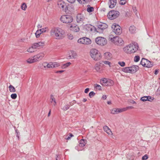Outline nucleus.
<instances>
[{"instance_id": "f257e3e1", "label": "nucleus", "mask_w": 160, "mask_h": 160, "mask_svg": "<svg viewBox=\"0 0 160 160\" xmlns=\"http://www.w3.org/2000/svg\"><path fill=\"white\" fill-rule=\"evenodd\" d=\"M51 35L57 39H61L64 38L65 32L62 28L56 27L51 29L50 32Z\"/></svg>"}, {"instance_id": "f03ea898", "label": "nucleus", "mask_w": 160, "mask_h": 160, "mask_svg": "<svg viewBox=\"0 0 160 160\" xmlns=\"http://www.w3.org/2000/svg\"><path fill=\"white\" fill-rule=\"evenodd\" d=\"M139 49L138 45L137 43H131L123 48V52L128 54L136 52Z\"/></svg>"}, {"instance_id": "7ed1b4c3", "label": "nucleus", "mask_w": 160, "mask_h": 160, "mask_svg": "<svg viewBox=\"0 0 160 160\" xmlns=\"http://www.w3.org/2000/svg\"><path fill=\"white\" fill-rule=\"evenodd\" d=\"M108 40L111 43L118 46H123L124 42L123 39L118 36H114L112 34H110L108 37Z\"/></svg>"}, {"instance_id": "20e7f679", "label": "nucleus", "mask_w": 160, "mask_h": 160, "mask_svg": "<svg viewBox=\"0 0 160 160\" xmlns=\"http://www.w3.org/2000/svg\"><path fill=\"white\" fill-rule=\"evenodd\" d=\"M108 27V25L105 23L100 22L98 23L97 26V27L95 28L91 25H90L89 28L92 32H96L98 33H102L104 30L107 28Z\"/></svg>"}, {"instance_id": "39448f33", "label": "nucleus", "mask_w": 160, "mask_h": 160, "mask_svg": "<svg viewBox=\"0 0 160 160\" xmlns=\"http://www.w3.org/2000/svg\"><path fill=\"white\" fill-rule=\"evenodd\" d=\"M44 56V54L43 52H40L28 58L26 62L28 64L34 63L42 60Z\"/></svg>"}, {"instance_id": "423d86ee", "label": "nucleus", "mask_w": 160, "mask_h": 160, "mask_svg": "<svg viewBox=\"0 0 160 160\" xmlns=\"http://www.w3.org/2000/svg\"><path fill=\"white\" fill-rule=\"evenodd\" d=\"M90 55L91 58L95 61H98L101 60L102 55L100 52L97 49L93 48L90 52Z\"/></svg>"}, {"instance_id": "0eeeda50", "label": "nucleus", "mask_w": 160, "mask_h": 160, "mask_svg": "<svg viewBox=\"0 0 160 160\" xmlns=\"http://www.w3.org/2000/svg\"><path fill=\"white\" fill-rule=\"evenodd\" d=\"M139 69L138 66L133 65L130 67H126L122 69V71L126 73H134Z\"/></svg>"}, {"instance_id": "6e6552de", "label": "nucleus", "mask_w": 160, "mask_h": 160, "mask_svg": "<svg viewBox=\"0 0 160 160\" xmlns=\"http://www.w3.org/2000/svg\"><path fill=\"white\" fill-rule=\"evenodd\" d=\"M60 20L61 22L64 23H71L72 22L73 18L71 16L67 14L62 16Z\"/></svg>"}, {"instance_id": "1a4fd4ad", "label": "nucleus", "mask_w": 160, "mask_h": 160, "mask_svg": "<svg viewBox=\"0 0 160 160\" xmlns=\"http://www.w3.org/2000/svg\"><path fill=\"white\" fill-rule=\"evenodd\" d=\"M96 43L98 45L103 46L106 45L107 43L106 39L102 37H98L95 39Z\"/></svg>"}, {"instance_id": "9d476101", "label": "nucleus", "mask_w": 160, "mask_h": 160, "mask_svg": "<svg viewBox=\"0 0 160 160\" xmlns=\"http://www.w3.org/2000/svg\"><path fill=\"white\" fill-rule=\"evenodd\" d=\"M120 15L119 12L116 10H111L109 12L107 17L110 20H113L118 18Z\"/></svg>"}, {"instance_id": "9b49d317", "label": "nucleus", "mask_w": 160, "mask_h": 160, "mask_svg": "<svg viewBox=\"0 0 160 160\" xmlns=\"http://www.w3.org/2000/svg\"><path fill=\"white\" fill-rule=\"evenodd\" d=\"M133 107L132 106L128 107L122 108H113L111 111V113L113 114H116L125 111L128 109H132Z\"/></svg>"}, {"instance_id": "f8f14e48", "label": "nucleus", "mask_w": 160, "mask_h": 160, "mask_svg": "<svg viewBox=\"0 0 160 160\" xmlns=\"http://www.w3.org/2000/svg\"><path fill=\"white\" fill-rule=\"evenodd\" d=\"M112 28L113 32L116 35H120L122 33V29L121 27L115 23L112 24Z\"/></svg>"}, {"instance_id": "ddd939ff", "label": "nucleus", "mask_w": 160, "mask_h": 160, "mask_svg": "<svg viewBox=\"0 0 160 160\" xmlns=\"http://www.w3.org/2000/svg\"><path fill=\"white\" fill-rule=\"evenodd\" d=\"M78 42L81 44L89 45L91 43L92 41L90 38L84 37L78 39Z\"/></svg>"}, {"instance_id": "4468645a", "label": "nucleus", "mask_w": 160, "mask_h": 160, "mask_svg": "<svg viewBox=\"0 0 160 160\" xmlns=\"http://www.w3.org/2000/svg\"><path fill=\"white\" fill-rule=\"evenodd\" d=\"M85 19V17L82 14L79 13L77 15L76 20L79 25H83Z\"/></svg>"}, {"instance_id": "2eb2a0df", "label": "nucleus", "mask_w": 160, "mask_h": 160, "mask_svg": "<svg viewBox=\"0 0 160 160\" xmlns=\"http://www.w3.org/2000/svg\"><path fill=\"white\" fill-rule=\"evenodd\" d=\"M101 84L104 86H110L113 84V82L110 79H107L106 78H102L101 81Z\"/></svg>"}, {"instance_id": "dca6fc26", "label": "nucleus", "mask_w": 160, "mask_h": 160, "mask_svg": "<svg viewBox=\"0 0 160 160\" xmlns=\"http://www.w3.org/2000/svg\"><path fill=\"white\" fill-rule=\"evenodd\" d=\"M140 63L142 66L145 67L149 68L152 66L151 62L144 58L142 59Z\"/></svg>"}, {"instance_id": "f3484780", "label": "nucleus", "mask_w": 160, "mask_h": 160, "mask_svg": "<svg viewBox=\"0 0 160 160\" xmlns=\"http://www.w3.org/2000/svg\"><path fill=\"white\" fill-rule=\"evenodd\" d=\"M77 57V53L74 51H70L68 52L67 58L68 59H75Z\"/></svg>"}, {"instance_id": "a211bd4d", "label": "nucleus", "mask_w": 160, "mask_h": 160, "mask_svg": "<svg viewBox=\"0 0 160 160\" xmlns=\"http://www.w3.org/2000/svg\"><path fill=\"white\" fill-rule=\"evenodd\" d=\"M69 29L70 31L74 32H78L80 30L79 27L77 25L73 23L70 25Z\"/></svg>"}, {"instance_id": "6ab92c4d", "label": "nucleus", "mask_w": 160, "mask_h": 160, "mask_svg": "<svg viewBox=\"0 0 160 160\" xmlns=\"http://www.w3.org/2000/svg\"><path fill=\"white\" fill-rule=\"evenodd\" d=\"M57 6L60 9L62 10L67 7L66 2L62 0H59L58 1Z\"/></svg>"}, {"instance_id": "aec40b11", "label": "nucleus", "mask_w": 160, "mask_h": 160, "mask_svg": "<svg viewBox=\"0 0 160 160\" xmlns=\"http://www.w3.org/2000/svg\"><path fill=\"white\" fill-rule=\"evenodd\" d=\"M101 63L100 62H97L94 66V68L96 70L99 72H102L103 69L100 67Z\"/></svg>"}, {"instance_id": "412c9836", "label": "nucleus", "mask_w": 160, "mask_h": 160, "mask_svg": "<svg viewBox=\"0 0 160 160\" xmlns=\"http://www.w3.org/2000/svg\"><path fill=\"white\" fill-rule=\"evenodd\" d=\"M34 46L37 49H39L41 47H43L45 45V42L44 41H40L33 44Z\"/></svg>"}, {"instance_id": "4be33fe9", "label": "nucleus", "mask_w": 160, "mask_h": 160, "mask_svg": "<svg viewBox=\"0 0 160 160\" xmlns=\"http://www.w3.org/2000/svg\"><path fill=\"white\" fill-rule=\"evenodd\" d=\"M35 47L33 44L31 46L27 49V51L31 53L35 52L37 51V49Z\"/></svg>"}, {"instance_id": "5701e85b", "label": "nucleus", "mask_w": 160, "mask_h": 160, "mask_svg": "<svg viewBox=\"0 0 160 160\" xmlns=\"http://www.w3.org/2000/svg\"><path fill=\"white\" fill-rule=\"evenodd\" d=\"M103 130L108 135L111 136L112 135V133L110 129L107 126H105L103 127Z\"/></svg>"}, {"instance_id": "b1692460", "label": "nucleus", "mask_w": 160, "mask_h": 160, "mask_svg": "<svg viewBox=\"0 0 160 160\" xmlns=\"http://www.w3.org/2000/svg\"><path fill=\"white\" fill-rule=\"evenodd\" d=\"M62 110L64 111H66L69 108L70 105H68L67 102H65L62 103Z\"/></svg>"}, {"instance_id": "393cba45", "label": "nucleus", "mask_w": 160, "mask_h": 160, "mask_svg": "<svg viewBox=\"0 0 160 160\" xmlns=\"http://www.w3.org/2000/svg\"><path fill=\"white\" fill-rule=\"evenodd\" d=\"M104 56L106 59L110 60L112 58V54L109 52H107L104 54Z\"/></svg>"}, {"instance_id": "a878e982", "label": "nucleus", "mask_w": 160, "mask_h": 160, "mask_svg": "<svg viewBox=\"0 0 160 160\" xmlns=\"http://www.w3.org/2000/svg\"><path fill=\"white\" fill-rule=\"evenodd\" d=\"M137 28L134 25H131L129 28V32L131 33H135L136 32Z\"/></svg>"}, {"instance_id": "bb28decb", "label": "nucleus", "mask_w": 160, "mask_h": 160, "mask_svg": "<svg viewBox=\"0 0 160 160\" xmlns=\"http://www.w3.org/2000/svg\"><path fill=\"white\" fill-rule=\"evenodd\" d=\"M116 0H110L109 3V7L110 8H113L116 5Z\"/></svg>"}, {"instance_id": "cd10ccee", "label": "nucleus", "mask_w": 160, "mask_h": 160, "mask_svg": "<svg viewBox=\"0 0 160 160\" xmlns=\"http://www.w3.org/2000/svg\"><path fill=\"white\" fill-rule=\"evenodd\" d=\"M141 100L143 102L147 101H152L153 100V99H152L150 96H144L142 97L141 98Z\"/></svg>"}, {"instance_id": "c85d7f7f", "label": "nucleus", "mask_w": 160, "mask_h": 160, "mask_svg": "<svg viewBox=\"0 0 160 160\" xmlns=\"http://www.w3.org/2000/svg\"><path fill=\"white\" fill-rule=\"evenodd\" d=\"M50 102L54 106H55L57 104V102L56 99L54 96L52 95H51L50 98Z\"/></svg>"}, {"instance_id": "c756f323", "label": "nucleus", "mask_w": 160, "mask_h": 160, "mask_svg": "<svg viewBox=\"0 0 160 160\" xmlns=\"http://www.w3.org/2000/svg\"><path fill=\"white\" fill-rule=\"evenodd\" d=\"M86 141L84 139H81L79 141V146L81 147H84L86 144Z\"/></svg>"}, {"instance_id": "7c9ffc66", "label": "nucleus", "mask_w": 160, "mask_h": 160, "mask_svg": "<svg viewBox=\"0 0 160 160\" xmlns=\"http://www.w3.org/2000/svg\"><path fill=\"white\" fill-rule=\"evenodd\" d=\"M71 64V63L70 62H68L66 63L63 64L61 66V68L62 69H66L68 67H69Z\"/></svg>"}, {"instance_id": "2f4dec72", "label": "nucleus", "mask_w": 160, "mask_h": 160, "mask_svg": "<svg viewBox=\"0 0 160 160\" xmlns=\"http://www.w3.org/2000/svg\"><path fill=\"white\" fill-rule=\"evenodd\" d=\"M21 8L22 10L26 11L27 8V6L26 4L24 2L22 3L21 5Z\"/></svg>"}, {"instance_id": "473e14b6", "label": "nucleus", "mask_w": 160, "mask_h": 160, "mask_svg": "<svg viewBox=\"0 0 160 160\" xmlns=\"http://www.w3.org/2000/svg\"><path fill=\"white\" fill-rule=\"evenodd\" d=\"M9 91L11 92H14L16 91L15 88L12 85H10L8 87Z\"/></svg>"}, {"instance_id": "72a5a7b5", "label": "nucleus", "mask_w": 160, "mask_h": 160, "mask_svg": "<svg viewBox=\"0 0 160 160\" xmlns=\"http://www.w3.org/2000/svg\"><path fill=\"white\" fill-rule=\"evenodd\" d=\"M94 10V8L93 7H91L90 5H88L87 6V11L88 12H91L93 11Z\"/></svg>"}, {"instance_id": "f704fd0d", "label": "nucleus", "mask_w": 160, "mask_h": 160, "mask_svg": "<svg viewBox=\"0 0 160 160\" xmlns=\"http://www.w3.org/2000/svg\"><path fill=\"white\" fill-rule=\"evenodd\" d=\"M42 33L39 29L38 30L35 32V34L36 38H38L40 36V35Z\"/></svg>"}, {"instance_id": "c9c22d12", "label": "nucleus", "mask_w": 160, "mask_h": 160, "mask_svg": "<svg viewBox=\"0 0 160 160\" xmlns=\"http://www.w3.org/2000/svg\"><path fill=\"white\" fill-rule=\"evenodd\" d=\"M41 33H42L44 32H45L48 30V27H45L43 28H42L39 29Z\"/></svg>"}, {"instance_id": "e433bc0d", "label": "nucleus", "mask_w": 160, "mask_h": 160, "mask_svg": "<svg viewBox=\"0 0 160 160\" xmlns=\"http://www.w3.org/2000/svg\"><path fill=\"white\" fill-rule=\"evenodd\" d=\"M102 62L105 64L108 65L109 67L111 68V63L110 62L108 61H103Z\"/></svg>"}, {"instance_id": "4c0bfd02", "label": "nucleus", "mask_w": 160, "mask_h": 160, "mask_svg": "<svg viewBox=\"0 0 160 160\" xmlns=\"http://www.w3.org/2000/svg\"><path fill=\"white\" fill-rule=\"evenodd\" d=\"M52 64H53V68L58 67L60 66V64L58 62H52Z\"/></svg>"}, {"instance_id": "58836bf2", "label": "nucleus", "mask_w": 160, "mask_h": 160, "mask_svg": "<svg viewBox=\"0 0 160 160\" xmlns=\"http://www.w3.org/2000/svg\"><path fill=\"white\" fill-rule=\"evenodd\" d=\"M94 88L97 90H101L102 89V88L101 86L98 84H95L94 85Z\"/></svg>"}, {"instance_id": "ea45409f", "label": "nucleus", "mask_w": 160, "mask_h": 160, "mask_svg": "<svg viewBox=\"0 0 160 160\" xmlns=\"http://www.w3.org/2000/svg\"><path fill=\"white\" fill-rule=\"evenodd\" d=\"M42 65L43 67L45 68H49V63H48L47 62H44L43 63Z\"/></svg>"}, {"instance_id": "a19ab883", "label": "nucleus", "mask_w": 160, "mask_h": 160, "mask_svg": "<svg viewBox=\"0 0 160 160\" xmlns=\"http://www.w3.org/2000/svg\"><path fill=\"white\" fill-rule=\"evenodd\" d=\"M140 59V57L138 56H135L134 58V61L135 62H138Z\"/></svg>"}, {"instance_id": "79ce46f5", "label": "nucleus", "mask_w": 160, "mask_h": 160, "mask_svg": "<svg viewBox=\"0 0 160 160\" xmlns=\"http://www.w3.org/2000/svg\"><path fill=\"white\" fill-rule=\"evenodd\" d=\"M80 4H84L88 2V0H77Z\"/></svg>"}, {"instance_id": "37998d69", "label": "nucleus", "mask_w": 160, "mask_h": 160, "mask_svg": "<svg viewBox=\"0 0 160 160\" xmlns=\"http://www.w3.org/2000/svg\"><path fill=\"white\" fill-rule=\"evenodd\" d=\"M133 12L135 14V15L137 16H138V11L137 10L136 7H134L133 8Z\"/></svg>"}, {"instance_id": "c03bdc74", "label": "nucleus", "mask_w": 160, "mask_h": 160, "mask_svg": "<svg viewBox=\"0 0 160 160\" xmlns=\"http://www.w3.org/2000/svg\"><path fill=\"white\" fill-rule=\"evenodd\" d=\"M11 97L12 99H15L17 98V95L16 93H13L11 95Z\"/></svg>"}, {"instance_id": "a18cd8bd", "label": "nucleus", "mask_w": 160, "mask_h": 160, "mask_svg": "<svg viewBox=\"0 0 160 160\" xmlns=\"http://www.w3.org/2000/svg\"><path fill=\"white\" fill-rule=\"evenodd\" d=\"M95 95V93L93 91L90 92L89 93V96L90 98H92Z\"/></svg>"}, {"instance_id": "49530a36", "label": "nucleus", "mask_w": 160, "mask_h": 160, "mask_svg": "<svg viewBox=\"0 0 160 160\" xmlns=\"http://www.w3.org/2000/svg\"><path fill=\"white\" fill-rule=\"evenodd\" d=\"M118 64H119L121 67H124L125 66V63L123 62H118Z\"/></svg>"}, {"instance_id": "de8ad7c7", "label": "nucleus", "mask_w": 160, "mask_h": 160, "mask_svg": "<svg viewBox=\"0 0 160 160\" xmlns=\"http://www.w3.org/2000/svg\"><path fill=\"white\" fill-rule=\"evenodd\" d=\"M148 157L147 155L145 154L143 156L142 158V160H146L148 158Z\"/></svg>"}, {"instance_id": "09e8293b", "label": "nucleus", "mask_w": 160, "mask_h": 160, "mask_svg": "<svg viewBox=\"0 0 160 160\" xmlns=\"http://www.w3.org/2000/svg\"><path fill=\"white\" fill-rule=\"evenodd\" d=\"M126 0H121L120 1V3L122 5H124L126 2Z\"/></svg>"}, {"instance_id": "8fccbe9b", "label": "nucleus", "mask_w": 160, "mask_h": 160, "mask_svg": "<svg viewBox=\"0 0 160 160\" xmlns=\"http://www.w3.org/2000/svg\"><path fill=\"white\" fill-rule=\"evenodd\" d=\"M74 136L73 135V134L72 133H70L69 134V136L67 137V138H66V139L68 140H69L71 137H73Z\"/></svg>"}, {"instance_id": "3c124183", "label": "nucleus", "mask_w": 160, "mask_h": 160, "mask_svg": "<svg viewBox=\"0 0 160 160\" xmlns=\"http://www.w3.org/2000/svg\"><path fill=\"white\" fill-rule=\"evenodd\" d=\"M68 3H70L71 4H73L74 3L75 1L76 0H66Z\"/></svg>"}, {"instance_id": "603ef678", "label": "nucleus", "mask_w": 160, "mask_h": 160, "mask_svg": "<svg viewBox=\"0 0 160 160\" xmlns=\"http://www.w3.org/2000/svg\"><path fill=\"white\" fill-rule=\"evenodd\" d=\"M68 38L70 40H72L73 38V35L71 34L69 35L68 36Z\"/></svg>"}, {"instance_id": "864d4df0", "label": "nucleus", "mask_w": 160, "mask_h": 160, "mask_svg": "<svg viewBox=\"0 0 160 160\" xmlns=\"http://www.w3.org/2000/svg\"><path fill=\"white\" fill-rule=\"evenodd\" d=\"M49 68H53V64H52V62H51L49 63Z\"/></svg>"}, {"instance_id": "5fc2aeb1", "label": "nucleus", "mask_w": 160, "mask_h": 160, "mask_svg": "<svg viewBox=\"0 0 160 160\" xmlns=\"http://www.w3.org/2000/svg\"><path fill=\"white\" fill-rule=\"evenodd\" d=\"M107 98V96L106 95H103L102 97V98L103 100H106V99Z\"/></svg>"}, {"instance_id": "6e6d98bb", "label": "nucleus", "mask_w": 160, "mask_h": 160, "mask_svg": "<svg viewBox=\"0 0 160 160\" xmlns=\"http://www.w3.org/2000/svg\"><path fill=\"white\" fill-rule=\"evenodd\" d=\"M89 88H87L85 90L84 92L85 93H88L89 91Z\"/></svg>"}, {"instance_id": "4d7b16f0", "label": "nucleus", "mask_w": 160, "mask_h": 160, "mask_svg": "<svg viewBox=\"0 0 160 160\" xmlns=\"http://www.w3.org/2000/svg\"><path fill=\"white\" fill-rule=\"evenodd\" d=\"M74 103V101H73L72 102H70L69 103L70 104L69 105H70V106H72L73 105Z\"/></svg>"}, {"instance_id": "13d9d810", "label": "nucleus", "mask_w": 160, "mask_h": 160, "mask_svg": "<svg viewBox=\"0 0 160 160\" xmlns=\"http://www.w3.org/2000/svg\"><path fill=\"white\" fill-rule=\"evenodd\" d=\"M158 73V70L157 69H156L155 71L154 74L155 75H157Z\"/></svg>"}, {"instance_id": "bf43d9fd", "label": "nucleus", "mask_w": 160, "mask_h": 160, "mask_svg": "<svg viewBox=\"0 0 160 160\" xmlns=\"http://www.w3.org/2000/svg\"><path fill=\"white\" fill-rule=\"evenodd\" d=\"M37 27H38V28H41L42 27V26L41 24H38V25Z\"/></svg>"}, {"instance_id": "052dcab7", "label": "nucleus", "mask_w": 160, "mask_h": 160, "mask_svg": "<svg viewBox=\"0 0 160 160\" xmlns=\"http://www.w3.org/2000/svg\"><path fill=\"white\" fill-rule=\"evenodd\" d=\"M64 71H63V70L58 71L57 72V73H62V72H63Z\"/></svg>"}, {"instance_id": "680f3d73", "label": "nucleus", "mask_w": 160, "mask_h": 160, "mask_svg": "<svg viewBox=\"0 0 160 160\" xmlns=\"http://www.w3.org/2000/svg\"><path fill=\"white\" fill-rule=\"evenodd\" d=\"M107 103L108 104H109V105H110L112 104V103H111V102L110 101H108L107 102Z\"/></svg>"}, {"instance_id": "e2e57ef3", "label": "nucleus", "mask_w": 160, "mask_h": 160, "mask_svg": "<svg viewBox=\"0 0 160 160\" xmlns=\"http://www.w3.org/2000/svg\"><path fill=\"white\" fill-rule=\"evenodd\" d=\"M87 100V99L86 98H84L83 100V101L84 102H86Z\"/></svg>"}, {"instance_id": "0e129e2a", "label": "nucleus", "mask_w": 160, "mask_h": 160, "mask_svg": "<svg viewBox=\"0 0 160 160\" xmlns=\"http://www.w3.org/2000/svg\"><path fill=\"white\" fill-rule=\"evenodd\" d=\"M51 114V110L49 111V112H48V116L49 117L50 116V115Z\"/></svg>"}, {"instance_id": "69168bd1", "label": "nucleus", "mask_w": 160, "mask_h": 160, "mask_svg": "<svg viewBox=\"0 0 160 160\" xmlns=\"http://www.w3.org/2000/svg\"><path fill=\"white\" fill-rule=\"evenodd\" d=\"M158 91L159 92V93H160V87L159 88H158Z\"/></svg>"}, {"instance_id": "338daca9", "label": "nucleus", "mask_w": 160, "mask_h": 160, "mask_svg": "<svg viewBox=\"0 0 160 160\" xmlns=\"http://www.w3.org/2000/svg\"><path fill=\"white\" fill-rule=\"evenodd\" d=\"M56 160H58V159H57V158H56Z\"/></svg>"}, {"instance_id": "774afa93", "label": "nucleus", "mask_w": 160, "mask_h": 160, "mask_svg": "<svg viewBox=\"0 0 160 160\" xmlns=\"http://www.w3.org/2000/svg\"><path fill=\"white\" fill-rule=\"evenodd\" d=\"M159 79H160V78H159Z\"/></svg>"}]
</instances>
